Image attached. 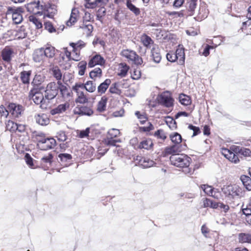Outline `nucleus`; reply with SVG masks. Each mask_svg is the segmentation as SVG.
I'll use <instances>...</instances> for the list:
<instances>
[{
	"instance_id": "43",
	"label": "nucleus",
	"mask_w": 251,
	"mask_h": 251,
	"mask_svg": "<svg viewBox=\"0 0 251 251\" xmlns=\"http://www.w3.org/2000/svg\"><path fill=\"white\" fill-rule=\"evenodd\" d=\"M85 89L89 92H94L96 89V85L92 81H88L85 83Z\"/></svg>"
},
{
	"instance_id": "32",
	"label": "nucleus",
	"mask_w": 251,
	"mask_h": 251,
	"mask_svg": "<svg viewBox=\"0 0 251 251\" xmlns=\"http://www.w3.org/2000/svg\"><path fill=\"white\" fill-rule=\"evenodd\" d=\"M43 51L46 57L52 58L55 53V48L52 46H48L43 48Z\"/></svg>"
},
{
	"instance_id": "24",
	"label": "nucleus",
	"mask_w": 251,
	"mask_h": 251,
	"mask_svg": "<svg viewBox=\"0 0 251 251\" xmlns=\"http://www.w3.org/2000/svg\"><path fill=\"white\" fill-rule=\"evenodd\" d=\"M47 8L43 12H45L44 16L50 18H52L56 13L57 10L54 5H46Z\"/></svg>"
},
{
	"instance_id": "44",
	"label": "nucleus",
	"mask_w": 251,
	"mask_h": 251,
	"mask_svg": "<svg viewBox=\"0 0 251 251\" xmlns=\"http://www.w3.org/2000/svg\"><path fill=\"white\" fill-rule=\"evenodd\" d=\"M126 5L128 9L133 12L136 16L139 15L140 13V9L133 5L132 2H126Z\"/></svg>"
},
{
	"instance_id": "30",
	"label": "nucleus",
	"mask_w": 251,
	"mask_h": 251,
	"mask_svg": "<svg viewBox=\"0 0 251 251\" xmlns=\"http://www.w3.org/2000/svg\"><path fill=\"white\" fill-rule=\"evenodd\" d=\"M208 15V10L206 9L205 6L201 5L200 6L198 14L197 17L196 18L197 20L201 21L202 19H204Z\"/></svg>"
},
{
	"instance_id": "52",
	"label": "nucleus",
	"mask_w": 251,
	"mask_h": 251,
	"mask_svg": "<svg viewBox=\"0 0 251 251\" xmlns=\"http://www.w3.org/2000/svg\"><path fill=\"white\" fill-rule=\"evenodd\" d=\"M29 20L30 22L34 24L37 28H41L42 27V24L41 22L34 16H30L29 17Z\"/></svg>"
},
{
	"instance_id": "45",
	"label": "nucleus",
	"mask_w": 251,
	"mask_h": 251,
	"mask_svg": "<svg viewBox=\"0 0 251 251\" xmlns=\"http://www.w3.org/2000/svg\"><path fill=\"white\" fill-rule=\"evenodd\" d=\"M121 141L120 139H114L113 138L107 136L104 139V144L107 146H115L117 143H120Z\"/></svg>"
},
{
	"instance_id": "56",
	"label": "nucleus",
	"mask_w": 251,
	"mask_h": 251,
	"mask_svg": "<svg viewBox=\"0 0 251 251\" xmlns=\"http://www.w3.org/2000/svg\"><path fill=\"white\" fill-rule=\"evenodd\" d=\"M120 134V132L118 129L112 128L108 131L107 136L115 138L119 136Z\"/></svg>"
},
{
	"instance_id": "62",
	"label": "nucleus",
	"mask_w": 251,
	"mask_h": 251,
	"mask_svg": "<svg viewBox=\"0 0 251 251\" xmlns=\"http://www.w3.org/2000/svg\"><path fill=\"white\" fill-rule=\"evenodd\" d=\"M166 14L172 17H180L183 16V14L182 12L167 11L166 12Z\"/></svg>"
},
{
	"instance_id": "49",
	"label": "nucleus",
	"mask_w": 251,
	"mask_h": 251,
	"mask_svg": "<svg viewBox=\"0 0 251 251\" xmlns=\"http://www.w3.org/2000/svg\"><path fill=\"white\" fill-rule=\"evenodd\" d=\"M87 62L85 61H81L78 64V74L83 75L86 68Z\"/></svg>"
},
{
	"instance_id": "42",
	"label": "nucleus",
	"mask_w": 251,
	"mask_h": 251,
	"mask_svg": "<svg viewBox=\"0 0 251 251\" xmlns=\"http://www.w3.org/2000/svg\"><path fill=\"white\" fill-rule=\"evenodd\" d=\"M70 45L73 48V51L75 52L78 51V49H81L84 47L85 44L83 41L80 40L75 43H70Z\"/></svg>"
},
{
	"instance_id": "14",
	"label": "nucleus",
	"mask_w": 251,
	"mask_h": 251,
	"mask_svg": "<svg viewBox=\"0 0 251 251\" xmlns=\"http://www.w3.org/2000/svg\"><path fill=\"white\" fill-rule=\"evenodd\" d=\"M222 153L230 161L234 163L239 162L238 157L235 154V152H233L231 150L227 149H223Z\"/></svg>"
},
{
	"instance_id": "38",
	"label": "nucleus",
	"mask_w": 251,
	"mask_h": 251,
	"mask_svg": "<svg viewBox=\"0 0 251 251\" xmlns=\"http://www.w3.org/2000/svg\"><path fill=\"white\" fill-rule=\"evenodd\" d=\"M109 92L111 94L120 95L122 91L119 88L118 83L115 82L112 84L109 88Z\"/></svg>"
},
{
	"instance_id": "8",
	"label": "nucleus",
	"mask_w": 251,
	"mask_h": 251,
	"mask_svg": "<svg viewBox=\"0 0 251 251\" xmlns=\"http://www.w3.org/2000/svg\"><path fill=\"white\" fill-rule=\"evenodd\" d=\"M157 100L160 104L166 107L173 106L174 100L169 92H164L158 95Z\"/></svg>"
},
{
	"instance_id": "16",
	"label": "nucleus",
	"mask_w": 251,
	"mask_h": 251,
	"mask_svg": "<svg viewBox=\"0 0 251 251\" xmlns=\"http://www.w3.org/2000/svg\"><path fill=\"white\" fill-rule=\"evenodd\" d=\"M151 57L153 61L158 63L161 59V56L160 52V49L157 45H154L151 50Z\"/></svg>"
},
{
	"instance_id": "18",
	"label": "nucleus",
	"mask_w": 251,
	"mask_h": 251,
	"mask_svg": "<svg viewBox=\"0 0 251 251\" xmlns=\"http://www.w3.org/2000/svg\"><path fill=\"white\" fill-rule=\"evenodd\" d=\"M36 122L39 125L44 126L48 125L50 123V119L45 114H40L35 116Z\"/></svg>"
},
{
	"instance_id": "36",
	"label": "nucleus",
	"mask_w": 251,
	"mask_h": 251,
	"mask_svg": "<svg viewBox=\"0 0 251 251\" xmlns=\"http://www.w3.org/2000/svg\"><path fill=\"white\" fill-rule=\"evenodd\" d=\"M77 97L75 100L76 103H85L88 101V99L82 91L76 92Z\"/></svg>"
},
{
	"instance_id": "22",
	"label": "nucleus",
	"mask_w": 251,
	"mask_h": 251,
	"mask_svg": "<svg viewBox=\"0 0 251 251\" xmlns=\"http://www.w3.org/2000/svg\"><path fill=\"white\" fill-rule=\"evenodd\" d=\"M13 50L9 47H5L1 51V56L2 59L6 62H9L11 60Z\"/></svg>"
},
{
	"instance_id": "50",
	"label": "nucleus",
	"mask_w": 251,
	"mask_h": 251,
	"mask_svg": "<svg viewBox=\"0 0 251 251\" xmlns=\"http://www.w3.org/2000/svg\"><path fill=\"white\" fill-rule=\"evenodd\" d=\"M52 158L53 156L51 154H49L48 155L43 157L41 158V164L42 165L46 164L47 166L49 165L50 166Z\"/></svg>"
},
{
	"instance_id": "21",
	"label": "nucleus",
	"mask_w": 251,
	"mask_h": 251,
	"mask_svg": "<svg viewBox=\"0 0 251 251\" xmlns=\"http://www.w3.org/2000/svg\"><path fill=\"white\" fill-rule=\"evenodd\" d=\"M231 149L235 153H238L245 157L251 156V151L249 149L240 148L239 147H233L231 148Z\"/></svg>"
},
{
	"instance_id": "40",
	"label": "nucleus",
	"mask_w": 251,
	"mask_h": 251,
	"mask_svg": "<svg viewBox=\"0 0 251 251\" xmlns=\"http://www.w3.org/2000/svg\"><path fill=\"white\" fill-rule=\"evenodd\" d=\"M30 71H23L21 73V79L24 84L29 83Z\"/></svg>"
},
{
	"instance_id": "41",
	"label": "nucleus",
	"mask_w": 251,
	"mask_h": 251,
	"mask_svg": "<svg viewBox=\"0 0 251 251\" xmlns=\"http://www.w3.org/2000/svg\"><path fill=\"white\" fill-rule=\"evenodd\" d=\"M58 86H59V90H60V93L63 97H65L66 96H68L69 95L68 89L67 87L63 85L59 81H58Z\"/></svg>"
},
{
	"instance_id": "58",
	"label": "nucleus",
	"mask_w": 251,
	"mask_h": 251,
	"mask_svg": "<svg viewBox=\"0 0 251 251\" xmlns=\"http://www.w3.org/2000/svg\"><path fill=\"white\" fill-rule=\"evenodd\" d=\"M53 75L57 80H60L62 78V73L60 70L57 68H54L53 70Z\"/></svg>"
},
{
	"instance_id": "31",
	"label": "nucleus",
	"mask_w": 251,
	"mask_h": 251,
	"mask_svg": "<svg viewBox=\"0 0 251 251\" xmlns=\"http://www.w3.org/2000/svg\"><path fill=\"white\" fill-rule=\"evenodd\" d=\"M240 179L246 189L248 191H251V178L247 176L243 175Z\"/></svg>"
},
{
	"instance_id": "64",
	"label": "nucleus",
	"mask_w": 251,
	"mask_h": 251,
	"mask_svg": "<svg viewBox=\"0 0 251 251\" xmlns=\"http://www.w3.org/2000/svg\"><path fill=\"white\" fill-rule=\"evenodd\" d=\"M9 113L8 109H6L3 105L0 106V114L1 116L7 117Z\"/></svg>"
},
{
	"instance_id": "53",
	"label": "nucleus",
	"mask_w": 251,
	"mask_h": 251,
	"mask_svg": "<svg viewBox=\"0 0 251 251\" xmlns=\"http://www.w3.org/2000/svg\"><path fill=\"white\" fill-rule=\"evenodd\" d=\"M17 124L11 121H9L6 125L7 129L11 132L17 131Z\"/></svg>"
},
{
	"instance_id": "37",
	"label": "nucleus",
	"mask_w": 251,
	"mask_h": 251,
	"mask_svg": "<svg viewBox=\"0 0 251 251\" xmlns=\"http://www.w3.org/2000/svg\"><path fill=\"white\" fill-rule=\"evenodd\" d=\"M58 158L61 163H64V165H67V163L71 160L72 156L68 153H61L58 155Z\"/></svg>"
},
{
	"instance_id": "29",
	"label": "nucleus",
	"mask_w": 251,
	"mask_h": 251,
	"mask_svg": "<svg viewBox=\"0 0 251 251\" xmlns=\"http://www.w3.org/2000/svg\"><path fill=\"white\" fill-rule=\"evenodd\" d=\"M153 146V143L150 139L145 140L139 143L138 149L150 150Z\"/></svg>"
},
{
	"instance_id": "2",
	"label": "nucleus",
	"mask_w": 251,
	"mask_h": 251,
	"mask_svg": "<svg viewBox=\"0 0 251 251\" xmlns=\"http://www.w3.org/2000/svg\"><path fill=\"white\" fill-rule=\"evenodd\" d=\"M28 12L34 15H41L47 8L43 0H34L26 6Z\"/></svg>"
},
{
	"instance_id": "10",
	"label": "nucleus",
	"mask_w": 251,
	"mask_h": 251,
	"mask_svg": "<svg viewBox=\"0 0 251 251\" xmlns=\"http://www.w3.org/2000/svg\"><path fill=\"white\" fill-rule=\"evenodd\" d=\"M9 113H10L14 117L18 118L23 113L24 108L23 106L14 103H11L8 107Z\"/></svg>"
},
{
	"instance_id": "33",
	"label": "nucleus",
	"mask_w": 251,
	"mask_h": 251,
	"mask_svg": "<svg viewBox=\"0 0 251 251\" xmlns=\"http://www.w3.org/2000/svg\"><path fill=\"white\" fill-rule=\"evenodd\" d=\"M238 239L240 243H248L251 244V234L242 233L238 235Z\"/></svg>"
},
{
	"instance_id": "15",
	"label": "nucleus",
	"mask_w": 251,
	"mask_h": 251,
	"mask_svg": "<svg viewBox=\"0 0 251 251\" xmlns=\"http://www.w3.org/2000/svg\"><path fill=\"white\" fill-rule=\"evenodd\" d=\"M79 12L77 9L74 8L72 9L70 18L66 22L67 26H71L77 22L79 17Z\"/></svg>"
},
{
	"instance_id": "1",
	"label": "nucleus",
	"mask_w": 251,
	"mask_h": 251,
	"mask_svg": "<svg viewBox=\"0 0 251 251\" xmlns=\"http://www.w3.org/2000/svg\"><path fill=\"white\" fill-rule=\"evenodd\" d=\"M167 60L171 62L177 61L179 65H182L185 62L184 49L182 46L179 45L175 52L170 51L166 55Z\"/></svg>"
},
{
	"instance_id": "23",
	"label": "nucleus",
	"mask_w": 251,
	"mask_h": 251,
	"mask_svg": "<svg viewBox=\"0 0 251 251\" xmlns=\"http://www.w3.org/2000/svg\"><path fill=\"white\" fill-rule=\"evenodd\" d=\"M181 151V145L175 144L166 148L165 152L167 154L177 155V153Z\"/></svg>"
},
{
	"instance_id": "54",
	"label": "nucleus",
	"mask_w": 251,
	"mask_h": 251,
	"mask_svg": "<svg viewBox=\"0 0 251 251\" xmlns=\"http://www.w3.org/2000/svg\"><path fill=\"white\" fill-rule=\"evenodd\" d=\"M26 35L27 33L25 31V29L24 28L21 27L16 31L15 36L18 39H23L26 37Z\"/></svg>"
},
{
	"instance_id": "7",
	"label": "nucleus",
	"mask_w": 251,
	"mask_h": 251,
	"mask_svg": "<svg viewBox=\"0 0 251 251\" xmlns=\"http://www.w3.org/2000/svg\"><path fill=\"white\" fill-rule=\"evenodd\" d=\"M121 55L136 65H141L143 63L142 58L139 57L133 50H124L121 52Z\"/></svg>"
},
{
	"instance_id": "46",
	"label": "nucleus",
	"mask_w": 251,
	"mask_h": 251,
	"mask_svg": "<svg viewBox=\"0 0 251 251\" xmlns=\"http://www.w3.org/2000/svg\"><path fill=\"white\" fill-rule=\"evenodd\" d=\"M102 75L101 70L100 68H96L90 72V77L95 79L97 77H100Z\"/></svg>"
},
{
	"instance_id": "55",
	"label": "nucleus",
	"mask_w": 251,
	"mask_h": 251,
	"mask_svg": "<svg viewBox=\"0 0 251 251\" xmlns=\"http://www.w3.org/2000/svg\"><path fill=\"white\" fill-rule=\"evenodd\" d=\"M84 6L86 8L93 9L99 5V3L98 1H97V0H95L93 2H91L90 0H84Z\"/></svg>"
},
{
	"instance_id": "6",
	"label": "nucleus",
	"mask_w": 251,
	"mask_h": 251,
	"mask_svg": "<svg viewBox=\"0 0 251 251\" xmlns=\"http://www.w3.org/2000/svg\"><path fill=\"white\" fill-rule=\"evenodd\" d=\"M24 12L23 8L18 7L13 8L8 7L6 13L7 15H11L12 20L15 24H19L23 21L22 13Z\"/></svg>"
},
{
	"instance_id": "59",
	"label": "nucleus",
	"mask_w": 251,
	"mask_h": 251,
	"mask_svg": "<svg viewBox=\"0 0 251 251\" xmlns=\"http://www.w3.org/2000/svg\"><path fill=\"white\" fill-rule=\"evenodd\" d=\"M141 73L139 70L134 69L131 73V77L133 79L137 80L140 78Z\"/></svg>"
},
{
	"instance_id": "17",
	"label": "nucleus",
	"mask_w": 251,
	"mask_h": 251,
	"mask_svg": "<svg viewBox=\"0 0 251 251\" xmlns=\"http://www.w3.org/2000/svg\"><path fill=\"white\" fill-rule=\"evenodd\" d=\"M104 63L105 61L102 57L100 55H96L89 61L88 63V66L89 67H93L97 65H102Z\"/></svg>"
},
{
	"instance_id": "27",
	"label": "nucleus",
	"mask_w": 251,
	"mask_h": 251,
	"mask_svg": "<svg viewBox=\"0 0 251 251\" xmlns=\"http://www.w3.org/2000/svg\"><path fill=\"white\" fill-rule=\"evenodd\" d=\"M107 100V97L105 96H103L101 98L97 105V111L100 112L105 111Z\"/></svg>"
},
{
	"instance_id": "20",
	"label": "nucleus",
	"mask_w": 251,
	"mask_h": 251,
	"mask_svg": "<svg viewBox=\"0 0 251 251\" xmlns=\"http://www.w3.org/2000/svg\"><path fill=\"white\" fill-rule=\"evenodd\" d=\"M45 58L43 48L38 49L34 51L33 54V58L35 62H41L43 61Z\"/></svg>"
},
{
	"instance_id": "4",
	"label": "nucleus",
	"mask_w": 251,
	"mask_h": 251,
	"mask_svg": "<svg viewBox=\"0 0 251 251\" xmlns=\"http://www.w3.org/2000/svg\"><path fill=\"white\" fill-rule=\"evenodd\" d=\"M224 193L229 197L240 198L245 196V191L237 185H228L223 189Z\"/></svg>"
},
{
	"instance_id": "63",
	"label": "nucleus",
	"mask_w": 251,
	"mask_h": 251,
	"mask_svg": "<svg viewBox=\"0 0 251 251\" xmlns=\"http://www.w3.org/2000/svg\"><path fill=\"white\" fill-rule=\"evenodd\" d=\"M46 138L45 136V135L43 133H40L36 135V139L37 142V146L39 148V144L41 142V141H44Z\"/></svg>"
},
{
	"instance_id": "51",
	"label": "nucleus",
	"mask_w": 251,
	"mask_h": 251,
	"mask_svg": "<svg viewBox=\"0 0 251 251\" xmlns=\"http://www.w3.org/2000/svg\"><path fill=\"white\" fill-rule=\"evenodd\" d=\"M45 28L50 33H54L56 32V27L53 26L52 24L50 21H47L44 23Z\"/></svg>"
},
{
	"instance_id": "25",
	"label": "nucleus",
	"mask_w": 251,
	"mask_h": 251,
	"mask_svg": "<svg viewBox=\"0 0 251 251\" xmlns=\"http://www.w3.org/2000/svg\"><path fill=\"white\" fill-rule=\"evenodd\" d=\"M45 76L43 75L36 74L31 82V84L34 87V88L39 87L44 81Z\"/></svg>"
},
{
	"instance_id": "39",
	"label": "nucleus",
	"mask_w": 251,
	"mask_h": 251,
	"mask_svg": "<svg viewBox=\"0 0 251 251\" xmlns=\"http://www.w3.org/2000/svg\"><path fill=\"white\" fill-rule=\"evenodd\" d=\"M170 137L172 142L175 144L180 145L182 141L181 135L177 132L171 134Z\"/></svg>"
},
{
	"instance_id": "35",
	"label": "nucleus",
	"mask_w": 251,
	"mask_h": 251,
	"mask_svg": "<svg viewBox=\"0 0 251 251\" xmlns=\"http://www.w3.org/2000/svg\"><path fill=\"white\" fill-rule=\"evenodd\" d=\"M140 164L144 168H149L153 166L154 164V162L152 160L143 157L140 160Z\"/></svg>"
},
{
	"instance_id": "48",
	"label": "nucleus",
	"mask_w": 251,
	"mask_h": 251,
	"mask_svg": "<svg viewBox=\"0 0 251 251\" xmlns=\"http://www.w3.org/2000/svg\"><path fill=\"white\" fill-rule=\"evenodd\" d=\"M135 115L137 118L139 120L141 124H144L148 120L147 114L145 113H141L139 111H136L135 113Z\"/></svg>"
},
{
	"instance_id": "5",
	"label": "nucleus",
	"mask_w": 251,
	"mask_h": 251,
	"mask_svg": "<svg viewBox=\"0 0 251 251\" xmlns=\"http://www.w3.org/2000/svg\"><path fill=\"white\" fill-rule=\"evenodd\" d=\"M58 91V82H51L47 85L45 91V98L49 100H52L57 96Z\"/></svg>"
},
{
	"instance_id": "34",
	"label": "nucleus",
	"mask_w": 251,
	"mask_h": 251,
	"mask_svg": "<svg viewBox=\"0 0 251 251\" xmlns=\"http://www.w3.org/2000/svg\"><path fill=\"white\" fill-rule=\"evenodd\" d=\"M129 70V67L126 63H121L119 65L118 75L121 77L125 76Z\"/></svg>"
},
{
	"instance_id": "26",
	"label": "nucleus",
	"mask_w": 251,
	"mask_h": 251,
	"mask_svg": "<svg viewBox=\"0 0 251 251\" xmlns=\"http://www.w3.org/2000/svg\"><path fill=\"white\" fill-rule=\"evenodd\" d=\"M111 81L110 79H106L104 82L98 87V93L101 95L104 94L111 84Z\"/></svg>"
},
{
	"instance_id": "9",
	"label": "nucleus",
	"mask_w": 251,
	"mask_h": 251,
	"mask_svg": "<svg viewBox=\"0 0 251 251\" xmlns=\"http://www.w3.org/2000/svg\"><path fill=\"white\" fill-rule=\"evenodd\" d=\"M41 89V88L39 90L37 88L32 89L29 93V98L31 99L35 104L41 103L42 106L43 103L44 96L42 93L39 92Z\"/></svg>"
},
{
	"instance_id": "11",
	"label": "nucleus",
	"mask_w": 251,
	"mask_h": 251,
	"mask_svg": "<svg viewBox=\"0 0 251 251\" xmlns=\"http://www.w3.org/2000/svg\"><path fill=\"white\" fill-rule=\"evenodd\" d=\"M201 188L206 195L211 196L215 199H218L221 196V194L218 190L214 189L211 186L203 184L201 186Z\"/></svg>"
},
{
	"instance_id": "60",
	"label": "nucleus",
	"mask_w": 251,
	"mask_h": 251,
	"mask_svg": "<svg viewBox=\"0 0 251 251\" xmlns=\"http://www.w3.org/2000/svg\"><path fill=\"white\" fill-rule=\"evenodd\" d=\"M56 138L59 141L64 142L66 140L67 137L65 133V132L63 131H60L57 132L56 135Z\"/></svg>"
},
{
	"instance_id": "47",
	"label": "nucleus",
	"mask_w": 251,
	"mask_h": 251,
	"mask_svg": "<svg viewBox=\"0 0 251 251\" xmlns=\"http://www.w3.org/2000/svg\"><path fill=\"white\" fill-rule=\"evenodd\" d=\"M179 99L180 103L184 105H188L191 102L190 98L185 95H180Z\"/></svg>"
},
{
	"instance_id": "13",
	"label": "nucleus",
	"mask_w": 251,
	"mask_h": 251,
	"mask_svg": "<svg viewBox=\"0 0 251 251\" xmlns=\"http://www.w3.org/2000/svg\"><path fill=\"white\" fill-rule=\"evenodd\" d=\"M74 113L80 115L90 116L94 113L91 107L86 106H77L74 109Z\"/></svg>"
},
{
	"instance_id": "19",
	"label": "nucleus",
	"mask_w": 251,
	"mask_h": 251,
	"mask_svg": "<svg viewBox=\"0 0 251 251\" xmlns=\"http://www.w3.org/2000/svg\"><path fill=\"white\" fill-rule=\"evenodd\" d=\"M69 107V104L68 103L59 104L56 108L51 109L50 111V114L52 115H55L56 114L62 113Z\"/></svg>"
},
{
	"instance_id": "57",
	"label": "nucleus",
	"mask_w": 251,
	"mask_h": 251,
	"mask_svg": "<svg viewBox=\"0 0 251 251\" xmlns=\"http://www.w3.org/2000/svg\"><path fill=\"white\" fill-rule=\"evenodd\" d=\"M154 135L157 138L164 140L166 138V136L164 131L162 129H159L155 132Z\"/></svg>"
},
{
	"instance_id": "28",
	"label": "nucleus",
	"mask_w": 251,
	"mask_h": 251,
	"mask_svg": "<svg viewBox=\"0 0 251 251\" xmlns=\"http://www.w3.org/2000/svg\"><path fill=\"white\" fill-rule=\"evenodd\" d=\"M141 40L144 46L147 48H151V45L153 46L154 45V42L151 38L146 34L142 36Z\"/></svg>"
},
{
	"instance_id": "3",
	"label": "nucleus",
	"mask_w": 251,
	"mask_h": 251,
	"mask_svg": "<svg viewBox=\"0 0 251 251\" xmlns=\"http://www.w3.org/2000/svg\"><path fill=\"white\" fill-rule=\"evenodd\" d=\"M171 164L177 167H189L191 159L185 154L173 155L170 157Z\"/></svg>"
},
{
	"instance_id": "12",
	"label": "nucleus",
	"mask_w": 251,
	"mask_h": 251,
	"mask_svg": "<svg viewBox=\"0 0 251 251\" xmlns=\"http://www.w3.org/2000/svg\"><path fill=\"white\" fill-rule=\"evenodd\" d=\"M56 145V141L53 138H46L39 144V148L42 150H48L53 148Z\"/></svg>"
},
{
	"instance_id": "61",
	"label": "nucleus",
	"mask_w": 251,
	"mask_h": 251,
	"mask_svg": "<svg viewBox=\"0 0 251 251\" xmlns=\"http://www.w3.org/2000/svg\"><path fill=\"white\" fill-rule=\"evenodd\" d=\"M187 3L188 4V9L190 12V15H192L196 7L197 2L187 1Z\"/></svg>"
}]
</instances>
